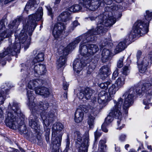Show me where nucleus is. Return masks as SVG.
Segmentation results:
<instances>
[{"label": "nucleus", "instance_id": "1", "mask_svg": "<svg viewBox=\"0 0 152 152\" xmlns=\"http://www.w3.org/2000/svg\"><path fill=\"white\" fill-rule=\"evenodd\" d=\"M43 15V9L39 7L35 14L31 15L28 17V20L26 25H23V28L20 32L18 34L17 32H15V42L13 44H12L10 40H9V46L4 48L3 53H0V58H2L7 55H14L17 53H19L20 50V43L26 42L29 44L31 38L27 39V32L30 36L32 34L34 30L37 25L36 21L39 20Z\"/></svg>", "mask_w": 152, "mask_h": 152}, {"label": "nucleus", "instance_id": "2", "mask_svg": "<svg viewBox=\"0 0 152 152\" xmlns=\"http://www.w3.org/2000/svg\"><path fill=\"white\" fill-rule=\"evenodd\" d=\"M93 30H89L86 33L76 38L72 42V44L75 45V48L78 44L81 42L79 47V51L80 54L83 56L80 60H75L73 63V67L75 71L77 73L82 71L83 67L86 65L87 61H84L86 57H89L93 55L99 50L97 46L95 44H85L89 42L95 40L96 37L91 33Z\"/></svg>", "mask_w": 152, "mask_h": 152}, {"label": "nucleus", "instance_id": "3", "mask_svg": "<svg viewBox=\"0 0 152 152\" xmlns=\"http://www.w3.org/2000/svg\"><path fill=\"white\" fill-rule=\"evenodd\" d=\"M33 91L28 90L27 91L28 102V105L29 107L30 110L34 115V118L31 117L29 118V125L31 128L34 129L36 132H39L40 129V124L39 119L37 118L38 115L37 112H43L48 108L49 104L46 102H40L38 103L36 105L34 103V97L33 93Z\"/></svg>", "mask_w": 152, "mask_h": 152}, {"label": "nucleus", "instance_id": "4", "mask_svg": "<svg viewBox=\"0 0 152 152\" xmlns=\"http://www.w3.org/2000/svg\"><path fill=\"white\" fill-rule=\"evenodd\" d=\"M111 12H106L105 14H102L97 18L91 17L88 18L91 21L94 20L96 19L97 22V26L95 29H92L90 30H93L91 33L94 34H98L106 32L107 30L106 27L110 26L115 23L116 20L115 17L111 16L109 14Z\"/></svg>", "mask_w": 152, "mask_h": 152}, {"label": "nucleus", "instance_id": "5", "mask_svg": "<svg viewBox=\"0 0 152 152\" xmlns=\"http://www.w3.org/2000/svg\"><path fill=\"white\" fill-rule=\"evenodd\" d=\"M123 99L121 97L118 98L117 101L114 100V105L111 109L109 115L105 119L104 123L108 125L113 120V117L115 116L117 118V124L119 126L117 129H121L124 127V125L123 123L124 120L122 119V105Z\"/></svg>", "mask_w": 152, "mask_h": 152}, {"label": "nucleus", "instance_id": "6", "mask_svg": "<svg viewBox=\"0 0 152 152\" xmlns=\"http://www.w3.org/2000/svg\"><path fill=\"white\" fill-rule=\"evenodd\" d=\"M146 15H145V17L146 21L142 22L139 20L134 23L131 33L134 37L136 34H139L142 36L148 32L149 23L152 18V12L146 10Z\"/></svg>", "mask_w": 152, "mask_h": 152}, {"label": "nucleus", "instance_id": "7", "mask_svg": "<svg viewBox=\"0 0 152 152\" xmlns=\"http://www.w3.org/2000/svg\"><path fill=\"white\" fill-rule=\"evenodd\" d=\"M90 112L91 114L88 115V123L90 128L93 127L94 124L95 117L100 111L99 105L97 102L96 98L94 97L89 104Z\"/></svg>", "mask_w": 152, "mask_h": 152}, {"label": "nucleus", "instance_id": "8", "mask_svg": "<svg viewBox=\"0 0 152 152\" xmlns=\"http://www.w3.org/2000/svg\"><path fill=\"white\" fill-rule=\"evenodd\" d=\"M142 53L140 51H138L136 56L139 72L141 73H143L146 70L149 63L151 64V60L146 55L141 57Z\"/></svg>", "mask_w": 152, "mask_h": 152}, {"label": "nucleus", "instance_id": "9", "mask_svg": "<svg viewBox=\"0 0 152 152\" xmlns=\"http://www.w3.org/2000/svg\"><path fill=\"white\" fill-rule=\"evenodd\" d=\"M56 113H55L53 111H51L48 113H46L44 111L41 113V116L43 121V123L46 126L45 128V135H49L50 129L47 127V126L49 125L50 122H52L55 118Z\"/></svg>", "mask_w": 152, "mask_h": 152}, {"label": "nucleus", "instance_id": "10", "mask_svg": "<svg viewBox=\"0 0 152 152\" xmlns=\"http://www.w3.org/2000/svg\"><path fill=\"white\" fill-rule=\"evenodd\" d=\"M75 45L72 44V42L70 43L64 48L62 52L61 53V56L57 61V65L58 68H61L66 63V56L68 55L69 51L75 48Z\"/></svg>", "mask_w": 152, "mask_h": 152}, {"label": "nucleus", "instance_id": "11", "mask_svg": "<svg viewBox=\"0 0 152 152\" xmlns=\"http://www.w3.org/2000/svg\"><path fill=\"white\" fill-rule=\"evenodd\" d=\"M77 141L79 142L82 141L81 145L79 148L80 152H87L89 143L88 132H85L83 136V140L81 137L78 136Z\"/></svg>", "mask_w": 152, "mask_h": 152}, {"label": "nucleus", "instance_id": "12", "mask_svg": "<svg viewBox=\"0 0 152 152\" xmlns=\"http://www.w3.org/2000/svg\"><path fill=\"white\" fill-rule=\"evenodd\" d=\"M16 115L10 112H7L6 116L5 122L7 126L10 128L15 129H16L17 124L18 123V119L16 121Z\"/></svg>", "mask_w": 152, "mask_h": 152}, {"label": "nucleus", "instance_id": "13", "mask_svg": "<svg viewBox=\"0 0 152 152\" xmlns=\"http://www.w3.org/2000/svg\"><path fill=\"white\" fill-rule=\"evenodd\" d=\"M112 99L111 96H109L107 93L105 91H102L99 94L98 102L99 104L105 106Z\"/></svg>", "mask_w": 152, "mask_h": 152}, {"label": "nucleus", "instance_id": "14", "mask_svg": "<svg viewBox=\"0 0 152 152\" xmlns=\"http://www.w3.org/2000/svg\"><path fill=\"white\" fill-rule=\"evenodd\" d=\"M65 25L61 22H58L54 25L53 34L55 39L59 37L63 31L65 29Z\"/></svg>", "mask_w": 152, "mask_h": 152}, {"label": "nucleus", "instance_id": "15", "mask_svg": "<svg viewBox=\"0 0 152 152\" xmlns=\"http://www.w3.org/2000/svg\"><path fill=\"white\" fill-rule=\"evenodd\" d=\"M56 134H52V143L53 144V152H58L59 147L61 145L62 136L59 135L56 137Z\"/></svg>", "mask_w": 152, "mask_h": 152}, {"label": "nucleus", "instance_id": "16", "mask_svg": "<svg viewBox=\"0 0 152 152\" xmlns=\"http://www.w3.org/2000/svg\"><path fill=\"white\" fill-rule=\"evenodd\" d=\"M8 109L11 111L10 112L16 115L19 118L21 117L23 115L21 114L18 104L17 103L13 102L11 103H10L8 106Z\"/></svg>", "mask_w": 152, "mask_h": 152}, {"label": "nucleus", "instance_id": "17", "mask_svg": "<svg viewBox=\"0 0 152 152\" xmlns=\"http://www.w3.org/2000/svg\"><path fill=\"white\" fill-rule=\"evenodd\" d=\"M132 30L131 31L129 37H127L125 39L123 42H120L118 45L116 46L115 51H116V53H119L120 52L123 50L126 47V43L128 41L130 40L131 39L134 38L137 35H139V34H136L134 37L132 36L131 33Z\"/></svg>", "mask_w": 152, "mask_h": 152}, {"label": "nucleus", "instance_id": "18", "mask_svg": "<svg viewBox=\"0 0 152 152\" xmlns=\"http://www.w3.org/2000/svg\"><path fill=\"white\" fill-rule=\"evenodd\" d=\"M25 117L22 115L21 117L18 118V123L16 128H18L22 133H25L26 132V127L24 124Z\"/></svg>", "mask_w": 152, "mask_h": 152}, {"label": "nucleus", "instance_id": "19", "mask_svg": "<svg viewBox=\"0 0 152 152\" xmlns=\"http://www.w3.org/2000/svg\"><path fill=\"white\" fill-rule=\"evenodd\" d=\"M44 81L41 79L31 80L28 85V87L30 89L33 90L36 86H38L40 85H42Z\"/></svg>", "mask_w": 152, "mask_h": 152}, {"label": "nucleus", "instance_id": "20", "mask_svg": "<svg viewBox=\"0 0 152 152\" xmlns=\"http://www.w3.org/2000/svg\"><path fill=\"white\" fill-rule=\"evenodd\" d=\"M100 73L101 78L104 80L110 74V69L107 66H103L100 69Z\"/></svg>", "mask_w": 152, "mask_h": 152}, {"label": "nucleus", "instance_id": "21", "mask_svg": "<svg viewBox=\"0 0 152 152\" xmlns=\"http://www.w3.org/2000/svg\"><path fill=\"white\" fill-rule=\"evenodd\" d=\"M101 55V59L102 62H105L110 59L111 53L109 50L104 48L102 51Z\"/></svg>", "mask_w": 152, "mask_h": 152}, {"label": "nucleus", "instance_id": "22", "mask_svg": "<svg viewBox=\"0 0 152 152\" xmlns=\"http://www.w3.org/2000/svg\"><path fill=\"white\" fill-rule=\"evenodd\" d=\"M70 13L67 11L61 13L58 18L59 21L66 22L71 19Z\"/></svg>", "mask_w": 152, "mask_h": 152}, {"label": "nucleus", "instance_id": "23", "mask_svg": "<svg viewBox=\"0 0 152 152\" xmlns=\"http://www.w3.org/2000/svg\"><path fill=\"white\" fill-rule=\"evenodd\" d=\"M39 2V0H29L26 6L25 10L27 11L28 9H34Z\"/></svg>", "mask_w": 152, "mask_h": 152}, {"label": "nucleus", "instance_id": "24", "mask_svg": "<svg viewBox=\"0 0 152 152\" xmlns=\"http://www.w3.org/2000/svg\"><path fill=\"white\" fill-rule=\"evenodd\" d=\"M84 114L83 112L80 109H78L75 112V121L79 123L83 120Z\"/></svg>", "mask_w": 152, "mask_h": 152}, {"label": "nucleus", "instance_id": "25", "mask_svg": "<svg viewBox=\"0 0 152 152\" xmlns=\"http://www.w3.org/2000/svg\"><path fill=\"white\" fill-rule=\"evenodd\" d=\"M64 127L63 125L61 123H57L54 124L52 128V133L57 134L58 132H60L63 129Z\"/></svg>", "mask_w": 152, "mask_h": 152}, {"label": "nucleus", "instance_id": "26", "mask_svg": "<svg viewBox=\"0 0 152 152\" xmlns=\"http://www.w3.org/2000/svg\"><path fill=\"white\" fill-rule=\"evenodd\" d=\"M31 68H33L35 76L38 77L39 75V74H38V71H39V69H41V70L42 71L44 70V65L40 64L34 65H32Z\"/></svg>", "mask_w": 152, "mask_h": 152}, {"label": "nucleus", "instance_id": "27", "mask_svg": "<svg viewBox=\"0 0 152 152\" xmlns=\"http://www.w3.org/2000/svg\"><path fill=\"white\" fill-rule=\"evenodd\" d=\"M42 91L38 92L37 89H36L35 90V92L37 94H39L43 96L44 97H47L50 94V92L49 89L46 88L45 87H42Z\"/></svg>", "mask_w": 152, "mask_h": 152}, {"label": "nucleus", "instance_id": "28", "mask_svg": "<svg viewBox=\"0 0 152 152\" xmlns=\"http://www.w3.org/2000/svg\"><path fill=\"white\" fill-rule=\"evenodd\" d=\"M44 55L42 53H38L33 59L32 64H34L37 62L43 61L44 60Z\"/></svg>", "mask_w": 152, "mask_h": 152}, {"label": "nucleus", "instance_id": "29", "mask_svg": "<svg viewBox=\"0 0 152 152\" xmlns=\"http://www.w3.org/2000/svg\"><path fill=\"white\" fill-rule=\"evenodd\" d=\"M125 78L124 76H121L118 77L115 82V84L119 88L122 87L125 84Z\"/></svg>", "mask_w": 152, "mask_h": 152}, {"label": "nucleus", "instance_id": "30", "mask_svg": "<svg viewBox=\"0 0 152 152\" xmlns=\"http://www.w3.org/2000/svg\"><path fill=\"white\" fill-rule=\"evenodd\" d=\"M119 88L114 85H112L110 87L108 90L109 96H111L112 99L113 97V95L115 94L117 91H118Z\"/></svg>", "mask_w": 152, "mask_h": 152}, {"label": "nucleus", "instance_id": "31", "mask_svg": "<svg viewBox=\"0 0 152 152\" xmlns=\"http://www.w3.org/2000/svg\"><path fill=\"white\" fill-rule=\"evenodd\" d=\"M85 98L86 99H89L94 92V90L91 88H87L84 90Z\"/></svg>", "mask_w": 152, "mask_h": 152}, {"label": "nucleus", "instance_id": "32", "mask_svg": "<svg viewBox=\"0 0 152 152\" xmlns=\"http://www.w3.org/2000/svg\"><path fill=\"white\" fill-rule=\"evenodd\" d=\"M81 9L82 7L79 5L75 4L69 7L67 10L71 12H74L79 11Z\"/></svg>", "mask_w": 152, "mask_h": 152}, {"label": "nucleus", "instance_id": "33", "mask_svg": "<svg viewBox=\"0 0 152 152\" xmlns=\"http://www.w3.org/2000/svg\"><path fill=\"white\" fill-rule=\"evenodd\" d=\"M105 142L103 140H100L99 142V150L101 152H104L106 149L107 145L104 144Z\"/></svg>", "mask_w": 152, "mask_h": 152}, {"label": "nucleus", "instance_id": "34", "mask_svg": "<svg viewBox=\"0 0 152 152\" xmlns=\"http://www.w3.org/2000/svg\"><path fill=\"white\" fill-rule=\"evenodd\" d=\"M112 81L111 80L104 83H102L99 85V86L102 89L106 90L108 88V87L109 85L111 83Z\"/></svg>", "mask_w": 152, "mask_h": 152}, {"label": "nucleus", "instance_id": "35", "mask_svg": "<svg viewBox=\"0 0 152 152\" xmlns=\"http://www.w3.org/2000/svg\"><path fill=\"white\" fill-rule=\"evenodd\" d=\"M122 73L123 74L126 75L130 72V68L129 66H125L122 68Z\"/></svg>", "mask_w": 152, "mask_h": 152}, {"label": "nucleus", "instance_id": "36", "mask_svg": "<svg viewBox=\"0 0 152 152\" xmlns=\"http://www.w3.org/2000/svg\"><path fill=\"white\" fill-rule=\"evenodd\" d=\"M7 92L4 93H0V105L4 104L6 98V95Z\"/></svg>", "mask_w": 152, "mask_h": 152}, {"label": "nucleus", "instance_id": "37", "mask_svg": "<svg viewBox=\"0 0 152 152\" xmlns=\"http://www.w3.org/2000/svg\"><path fill=\"white\" fill-rule=\"evenodd\" d=\"M70 142L68 138L66 139V147L63 152H68V151L69 149Z\"/></svg>", "mask_w": 152, "mask_h": 152}, {"label": "nucleus", "instance_id": "38", "mask_svg": "<svg viewBox=\"0 0 152 152\" xmlns=\"http://www.w3.org/2000/svg\"><path fill=\"white\" fill-rule=\"evenodd\" d=\"M124 59V57H122L120 58L119 60L118 61L117 66L119 68H121L123 66V61Z\"/></svg>", "mask_w": 152, "mask_h": 152}, {"label": "nucleus", "instance_id": "39", "mask_svg": "<svg viewBox=\"0 0 152 152\" xmlns=\"http://www.w3.org/2000/svg\"><path fill=\"white\" fill-rule=\"evenodd\" d=\"M84 93V90H82L80 91V93L77 94V96L80 99H82L84 98H85Z\"/></svg>", "mask_w": 152, "mask_h": 152}, {"label": "nucleus", "instance_id": "40", "mask_svg": "<svg viewBox=\"0 0 152 152\" xmlns=\"http://www.w3.org/2000/svg\"><path fill=\"white\" fill-rule=\"evenodd\" d=\"M46 8L48 11V14L52 18L53 17V15L52 12L51 8L50 6H47Z\"/></svg>", "mask_w": 152, "mask_h": 152}, {"label": "nucleus", "instance_id": "41", "mask_svg": "<svg viewBox=\"0 0 152 152\" xmlns=\"http://www.w3.org/2000/svg\"><path fill=\"white\" fill-rule=\"evenodd\" d=\"M108 125H106L105 123H104L102 126V130L105 132H107L108 130L106 127Z\"/></svg>", "mask_w": 152, "mask_h": 152}, {"label": "nucleus", "instance_id": "42", "mask_svg": "<svg viewBox=\"0 0 152 152\" xmlns=\"http://www.w3.org/2000/svg\"><path fill=\"white\" fill-rule=\"evenodd\" d=\"M101 135V134L98 132L97 131H96L94 133V136L95 140H96Z\"/></svg>", "mask_w": 152, "mask_h": 152}, {"label": "nucleus", "instance_id": "43", "mask_svg": "<svg viewBox=\"0 0 152 152\" xmlns=\"http://www.w3.org/2000/svg\"><path fill=\"white\" fill-rule=\"evenodd\" d=\"M44 69L42 71L41 70V69H39V71H38V74H39V76L40 75H43L45 72L46 71V67L44 65Z\"/></svg>", "mask_w": 152, "mask_h": 152}, {"label": "nucleus", "instance_id": "44", "mask_svg": "<svg viewBox=\"0 0 152 152\" xmlns=\"http://www.w3.org/2000/svg\"><path fill=\"white\" fill-rule=\"evenodd\" d=\"M118 70L117 69L115 70L113 74L112 78L114 80H115L116 77L118 76Z\"/></svg>", "mask_w": 152, "mask_h": 152}, {"label": "nucleus", "instance_id": "45", "mask_svg": "<svg viewBox=\"0 0 152 152\" xmlns=\"http://www.w3.org/2000/svg\"><path fill=\"white\" fill-rule=\"evenodd\" d=\"M4 119V115L3 111L1 108L0 107V120H2Z\"/></svg>", "mask_w": 152, "mask_h": 152}, {"label": "nucleus", "instance_id": "46", "mask_svg": "<svg viewBox=\"0 0 152 152\" xmlns=\"http://www.w3.org/2000/svg\"><path fill=\"white\" fill-rule=\"evenodd\" d=\"M69 86V84L67 82H64L63 83V88L64 90H66L67 89Z\"/></svg>", "mask_w": 152, "mask_h": 152}, {"label": "nucleus", "instance_id": "47", "mask_svg": "<svg viewBox=\"0 0 152 152\" xmlns=\"http://www.w3.org/2000/svg\"><path fill=\"white\" fill-rule=\"evenodd\" d=\"M78 25V23L77 21H75L73 23V27L72 28L71 30L72 31L74 29V28L76 27Z\"/></svg>", "mask_w": 152, "mask_h": 152}, {"label": "nucleus", "instance_id": "48", "mask_svg": "<svg viewBox=\"0 0 152 152\" xmlns=\"http://www.w3.org/2000/svg\"><path fill=\"white\" fill-rule=\"evenodd\" d=\"M126 137V136L124 134H122L120 137V139L122 141L125 140Z\"/></svg>", "mask_w": 152, "mask_h": 152}, {"label": "nucleus", "instance_id": "49", "mask_svg": "<svg viewBox=\"0 0 152 152\" xmlns=\"http://www.w3.org/2000/svg\"><path fill=\"white\" fill-rule=\"evenodd\" d=\"M109 43L107 42V41H106V40H105V41L104 42H102V44H101L102 45H101V46L102 47L104 46H106L108 45Z\"/></svg>", "mask_w": 152, "mask_h": 152}, {"label": "nucleus", "instance_id": "50", "mask_svg": "<svg viewBox=\"0 0 152 152\" xmlns=\"http://www.w3.org/2000/svg\"><path fill=\"white\" fill-rule=\"evenodd\" d=\"M42 85H40L38 87L36 86V87L34 89H35V90L36 89H37V90L38 91V92H39L40 91L41 92V91H41L42 89V87L41 88H40V86H41Z\"/></svg>", "mask_w": 152, "mask_h": 152}, {"label": "nucleus", "instance_id": "51", "mask_svg": "<svg viewBox=\"0 0 152 152\" xmlns=\"http://www.w3.org/2000/svg\"><path fill=\"white\" fill-rule=\"evenodd\" d=\"M146 55L151 60L152 58V50L150 52L149 54Z\"/></svg>", "mask_w": 152, "mask_h": 152}, {"label": "nucleus", "instance_id": "52", "mask_svg": "<svg viewBox=\"0 0 152 152\" xmlns=\"http://www.w3.org/2000/svg\"><path fill=\"white\" fill-rule=\"evenodd\" d=\"M4 1V3L5 4H6L14 0H3Z\"/></svg>", "mask_w": 152, "mask_h": 152}, {"label": "nucleus", "instance_id": "53", "mask_svg": "<svg viewBox=\"0 0 152 152\" xmlns=\"http://www.w3.org/2000/svg\"><path fill=\"white\" fill-rule=\"evenodd\" d=\"M45 136L46 141L47 142L49 140V135H45Z\"/></svg>", "mask_w": 152, "mask_h": 152}, {"label": "nucleus", "instance_id": "54", "mask_svg": "<svg viewBox=\"0 0 152 152\" xmlns=\"http://www.w3.org/2000/svg\"><path fill=\"white\" fill-rule=\"evenodd\" d=\"M61 0H56L54 4H59L60 1Z\"/></svg>", "mask_w": 152, "mask_h": 152}, {"label": "nucleus", "instance_id": "55", "mask_svg": "<svg viewBox=\"0 0 152 152\" xmlns=\"http://www.w3.org/2000/svg\"><path fill=\"white\" fill-rule=\"evenodd\" d=\"M12 151L13 152H19V151L18 150L15 149L14 148H12Z\"/></svg>", "mask_w": 152, "mask_h": 152}, {"label": "nucleus", "instance_id": "56", "mask_svg": "<svg viewBox=\"0 0 152 152\" xmlns=\"http://www.w3.org/2000/svg\"><path fill=\"white\" fill-rule=\"evenodd\" d=\"M64 98L65 99H66L67 98V93H64Z\"/></svg>", "mask_w": 152, "mask_h": 152}, {"label": "nucleus", "instance_id": "57", "mask_svg": "<svg viewBox=\"0 0 152 152\" xmlns=\"http://www.w3.org/2000/svg\"><path fill=\"white\" fill-rule=\"evenodd\" d=\"M129 144H126L125 146V148L126 149H127V148L129 147Z\"/></svg>", "mask_w": 152, "mask_h": 152}, {"label": "nucleus", "instance_id": "58", "mask_svg": "<svg viewBox=\"0 0 152 152\" xmlns=\"http://www.w3.org/2000/svg\"><path fill=\"white\" fill-rule=\"evenodd\" d=\"M19 148L20 149V150L22 152H24V151L23 150V148H22L21 147H19Z\"/></svg>", "mask_w": 152, "mask_h": 152}, {"label": "nucleus", "instance_id": "59", "mask_svg": "<svg viewBox=\"0 0 152 152\" xmlns=\"http://www.w3.org/2000/svg\"><path fill=\"white\" fill-rule=\"evenodd\" d=\"M145 108L146 109H149V107H148V106H146L145 107Z\"/></svg>", "mask_w": 152, "mask_h": 152}, {"label": "nucleus", "instance_id": "60", "mask_svg": "<svg viewBox=\"0 0 152 152\" xmlns=\"http://www.w3.org/2000/svg\"><path fill=\"white\" fill-rule=\"evenodd\" d=\"M58 52H61L60 49H58Z\"/></svg>", "mask_w": 152, "mask_h": 152}, {"label": "nucleus", "instance_id": "61", "mask_svg": "<svg viewBox=\"0 0 152 152\" xmlns=\"http://www.w3.org/2000/svg\"><path fill=\"white\" fill-rule=\"evenodd\" d=\"M110 44L111 45H112V43H110Z\"/></svg>", "mask_w": 152, "mask_h": 152}, {"label": "nucleus", "instance_id": "62", "mask_svg": "<svg viewBox=\"0 0 152 152\" xmlns=\"http://www.w3.org/2000/svg\"><path fill=\"white\" fill-rule=\"evenodd\" d=\"M4 62V65H5L6 64V62L5 61Z\"/></svg>", "mask_w": 152, "mask_h": 152}, {"label": "nucleus", "instance_id": "63", "mask_svg": "<svg viewBox=\"0 0 152 152\" xmlns=\"http://www.w3.org/2000/svg\"><path fill=\"white\" fill-rule=\"evenodd\" d=\"M84 110V111L85 112H87V111H86V110Z\"/></svg>", "mask_w": 152, "mask_h": 152}, {"label": "nucleus", "instance_id": "64", "mask_svg": "<svg viewBox=\"0 0 152 152\" xmlns=\"http://www.w3.org/2000/svg\"><path fill=\"white\" fill-rule=\"evenodd\" d=\"M115 150H116V147H115Z\"/></svg>", "mask_w": 152, "mask_h": 152}]
</instances>
